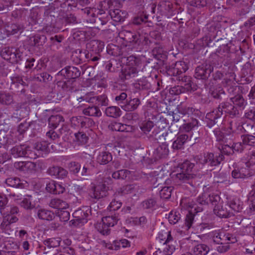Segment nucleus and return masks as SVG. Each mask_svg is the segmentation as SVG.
<instances>
[{
    "label": "nucleus",
    "mask_w": 255,
    "mask_h": 255,
    "mask_svg": "<svg viewBox=\"0 0 255 255\" xmlns=\"http://www.w3.org/2000/svg\"><path fill=\"white\" fill-rule=\"evenodd\" d=\"M157 238L160 243H161L162 241H163V243H168L173 240V238L171 235L170 232L164 230L158 233Z\"/></svg>",
    "instance_id": "obj_48"
},
{
    "label": "nucleus",
    "mask_w": 255,
    "mask_h": 255,
    "mask_svg": "<svg viewBox=\"0 0 255 255\" xmlns=\"http://www.w3.org/2000/svg\"><path fill=\"white\" fill-rule=\"evenodd\" d=\"M156 204V201L154 198H149L143 201L141 205L144 209H153Z\"/></svg>",
    "instance_id": "obj_59"
},
{
    "label": "nucleus",
    "mask_w": 255,
    "mask_h": 255,
    "mask_svg": "<svg viewBox=\"0 0 255 255\" xmlns=\"http://www.w3.org/2000/svg\"><path fill=\"white\" fill-rule=\"evenodd\" d=\"M46 189L47 192L53 194L63 193L65 191V188L61 184L57 183L54 180H51L47 183Z\"/></svg>",
    "instance_id": "obj_27"
},
{
    "label": "nucleus",
    "mask_w": 255,
    "mask_h": 255,
    "mask_svg": "<svg viewBox=\"0 0 255 255\" xmlns=\"http://www.w3.org/2000/svg\"><path fill=\"white\" fill-rule=\"evenodd\" d=\"M237 69V67L233 63H230L227 65H224L222 70L225 74V76L228 79L229 81H232L235 79V71Z\"/></svg>",
    "instance_id": "obj_32"
},
{
    "label": "nucleus",
    "mask_w": 255,
    "mask_h": 255,
    "mask_svg": "<svg viewBox=\"0 0 255 255\" xmlns=\"http://www.w3.org/2000/svg\"><path fill=\"white\" fill-rule=\"evenodd\" d=\"M178 5L170 1H160L157 5V13L162 16L169 18L177 13Z\"/></svg>",
    "instance_id": "obj_8"
},
{
    "label": "nucleus",
    "mask_w": 255,
    "mask_h": 255,
    "mask_svg": "<svg viewBox=\"0 0 255 255\" xmlns=\"http://www.w3.org/2000/svg\"><path fill=\"white\" fill-rule=\"evenodd\" d=\"M32 196L30 195H26L21 202L20 205L21 207L26 210H31L34 207L32 204Z\"/></svg>",
    "instance_id": "obj_53"
},
{
    "label": "nucleus",
    "mask_w": 255,
    "mask_h": 255,
    "mask_svg": "<svg viewBox=\"0 0 255 255\" xmlns=\"http://www.w3.org/2000/svg\"><path fill=\"white\" fill-rule=\"evenodd\" d=\"M214 205V212L217 216L220 218H229L234 215L233 213L228 210L226 207L218 204Z\"/></svg>",
    "instance_id": "obj_31"
},
{
    "label": "nucleus",
    "mask_w": 255,
    "mask_h": 255,
    "mask_svg": "<svg viewBox=\"0 0 255 255\" xmlns=\"http://www.w3.org/2000/svg\"><path fill=\"white\" fill-rule=\"evenodd\" d=\"M223 231H214L209 233V236L212 238L213 241L217 244H222Z\"/></svg>",
    "instance_id": "obj_50"
},
{
    "label": "nucleus",
    "mask_w": 255,
    "mask_h": 255,
    "mask_svg": "<svg viewBox=\"0 0 255 255\" xmlns=\"http://www.w3.org/2000/svg\"><path fill=\"white\" fill-rule=\"evenodd\" d=\"M97 160L101 164H106L112 160V155L109 152L103 151L99 153Z\"/></svg>",
    "instance_id": "obj_40"
},
{
    "label": "nucleus",
    "mask_w": 255,
    "mask_h": 255,
    "mask_svg": "<svg viewBox=\"0 0 255 255\" xmlns=\"http://www.w3.org/2000/svg\"><path fill=\"white\" fill-rule=\"evenodd\" d=\"M194 164L188 160H186L180 164L177 172L173 173L172 178L175 182L179 185L185 184L194 188L197 185L198 177L193 173Z\"/></svg>",
    "instance_id": "obj_1"
},
{
    "label": "nucleus",
    "mask_w": 255,
    "mask_h": 255,
    "mask_svg": "<svg viewBox=\"0 0 255 255\" xmlns=\"http://www.w3.org/2000/svg\"><path fill=\"white\" fill-rule=\"evenodd\" d=\"M11 84L10 89L15 92H20L22 94L25 93L24 86L26 85L22 78L18 75L14 74L10 76Z\"/></svg>",
    "instance_id": "obj_17"
},
{
    "label": "nucleus",
    "mask_w": 255,
    "mask_h": 255,
    "mask_svg": "<svg viewBox=\"0 0 255 255\" xmlns=\"http://www.w3.org/2000/svg\"><path fill=\"white\" fill-rule=\"evenodd\" d=\"M14 167L20 171H25L29 169H33L35 167V164L30 161H19L15 162L14 163Z\"/></svg>",
    "instance_id": "obj_36"
},
{
    "label": "nucleus",
    "mask_w": 255,
    "mask_h": 255,
    "mask_svg": "<svg viewBox=\"0 0 255 255\" xmlns=\"http://www.w3.org/2000/svg\"><path fill=\"white\" fill-rule=\"evenodd\" d=\"M60 72L67 79H76L81 74V72L77 67L71 66L65 67Z\"/></svg>",
    "instance_id": "obj_23"
},
{
    "label": "nucleus",
    "mask_w": 255,
    "mask_h": 255,
    "mask_svg": "<svg viewBox=\"0 0 255 255\" xmlns=\"http://www.w3.org/2000/svg\"><path fill=\"white\" fill-rule=\"evenodd\" d=\"M130 174V171L127 169H122L114 172L112 174V177L115 179L124 180Z\"/></svg>",
    "instance_id": "obj_47"
},
{
    "label": "nucleus",
    "mask_w": 255,
    "mask_h": 255,
    "mask_svg": "<svg viewBox=\"0 0 255 255\" xmlns=\"http://www.w3.org/2000/svg\"><path fill=\"white\" fill-rule=\"evenodd\" d=\"M11 30L6 29L4 26L3 22L0 20V40H2L10 35H13L17 33L20 30V27H17L16 25H12L13 27Z\"/></svg>",
    "instance_id": "obj_26"
},
{
    "label": "nucleus",
    "mask_w": 255,
    "mask_h": 255,
    "mask_svg": "<svg viewBox=\"0 0 255 255\" xmlns=\"http://www.w3.org/2000/svg\"><path fill=\"white\" fill-rule=\"evenodd\" d=\"M45 246H47L48 248H55L60 244V241L55 238H51L47 240H45L43 242Z\"/></svg>",
    "instance_id": "obj_61"
},
{
    "label": "nucleus",
    "mask_w": 255,
    "mask_h": 255,
    "mask_svg": "<svg viewBox=\"0 0 255 255\" xmlns=\"http://www.w3.org/2000/svg\"><path fill=\"white\" fill-rule=\"evenodd\" d=\"M181 205L186 209L188 210V213L186 215L184 222V226L186 230L191 228L194 221V216L196 213L201 212L203 210L202 207H198L190 200L182 201Z\"/></svg>",
    "instance_id": "obj_5"
},
{
    "label": "nucleus",
    "mask_w": 255,
    "mask_h": 255,
    "mask_svg": "<svg viewBox=\"0 0 255 255\" xmlns=\"http://www.w3.org/2000/svg\"><path fill=\"white\" fill-rule=\"evenodd\" d=\"M85 12L87 13V15L89 17H91L90 19V22L96 23L98 21H101L102 25H104L106 23V20H101V17H99V15H101L102 13L99 9H97L94 7H90L89 9L85 10Z\"/></svg>",
    "instance_id": "obj_24"
},
{
    "label": "nucleus",
    "mask_w": 255,
    "mask_h": 255,
    "mask_svg": "<svg viewBox=\"0 0 255 255\" xmlns=\"http://www.w3.org/2000/svg\"><path fill=\"white\" fill-rule=\"evenodd\" d=\"M223 155L214 156L212 153H208L203 155L200 154L195 157L197 164L202 165L207 164L208 166H213L218 165L223 160Z\"/></svg>",
    "instance_id": "obj_10"
},
{
    "label": "nucleus",
    "mask_w": 255,
    "mask_h": 255,
    "mask_svg": "<svg viewBox=\"0 0 255 255\" xmlns=\"http://www.w3.org/2000/svg\"><path fill=\"white\" fill-rule=\"evenodd\" d=\"M28 15V11L25 9H16L12 11V16L15 19L21 20H25Z\"/></svg>",
    "instance_id": "obj_44"
},
{
    "label": "nucleus",
    "mask_w": 255,
    "mask_h": 255,
    "mask_svg": "<svg viewBox=\"0 0 255 255\" xmlns=\"http://www.w3.org/2000/svg\"><path fill=\"white\" fill-rule=\"evenodd\" d=\"M64 122V119L60 115H52L48 119V124L50 127L55 128L60 123Z\"/></svg>",
    "instance_id": "obj_43"
},
{
    "label": "nucleus",
    "mask_w": 255,
    "mask_h": 255,
    "mask_svg": "<svg viewBox=\"0 0 255 255\" xmlns=\"http://www.w3.org/2000/svg\"><path fill=\"white\" fill-rule=\"evenodd\" d=\"M222 239V244H233L237 242L236 237L230 233L224 232Z\"/></svg>",
    "instance_id": "obj_49"
},
{
    "label": "nucleus",
    "mask_w": 255,
    "mask_h": 255,
    "mask_svg": "<svg viewBox=\"0 0 255 255\" xmlns=\"http://www.w3.org/2000/svg\"><path fill=\"white\" fill-rule=\"evenodd\" d=\"M139 104L140 101L138 99L134 98L130 100L126 106L128 110H125L126 112H132L136 110Z\"/></svg>",
    "instance_id": "obj_57"
},
{
    "label": "nucleus",
    "mask_w": 255,
    "mask_h": 255,
    "mask_svg": "<svg viewBox=\"0 0 255 255\" xmlns=\"http://www.w3.org/2000/svg\"><path fill=\"white\" fill-rule=\"evenodd\" d=\"M5 183L9 186L20 189L26 188L28 186V183L26 181L15 177L7 178Z\"/></svg>",
    "instance_id": "obj_28"
},
{
    "label": "nucleus",
    "mask_w": 255,
    "mask_h": 255,
    "mask_svg": "<svg viewBox=\"0 0 255 255\" xmlns=\"http://www.w3.org/2000/svg\"><path fill=\"white\" fill-rule=\"evenodd\" d=\"M49 205L53 208L58 209V211L66 209L68 207V205L65 201L58 198L51 199Z\"/></svg>",
    "instance_id": "obj_37"
},
{
    "label": "nucleus",
    "mask_w": 255,
    "mask_h": 255,
    "mask_svg": "<svg viewBox=\"0 0 255 255\" xmlns=\"http://www.w3.org/2000/svg\"><path fill=\"white\" fill-rule=\"evenodd\" d=\"M248 201L250 210L255 212V183L253 185V189L249 194Z\"/></svg>",
    "instance_id": "obj_51"
},
{
    "label": "nucleus",
    "mask_w": 255,
    "mask_h": 255,
    "mask_svg": "<svg viewBox=\"0 0 255 255\" xmlns=\"http://www.w3.org/2000/svg\"><path fill=\"white\" fill-rule=\"evenodd\" d=\"M47 173L50 176L59 179H64L68 175V171L66 169L58 166L50 167L47 170Z\"/></svg>",
    "instance_id": "obj_21"
},
{
    "label": "nucleus",
    "mask_w": 255,
    "mask_h": 255,
    "mask_svg": "<svg viewBox=\"0 0 255 255\" xmlns=\"http://www.w3.org/2000/svg\"><path fill=\"white\" fill-rule=\"evenodd\" d=\"M10 154L14 158L27 157L35 159L38 155L35 150L26 144H18L10 150Z\"/></svg>",
    "instance_id": "obj_6"
},
{
    "label": "nucleus",
    "mask_w": 255,
    "mask_h": 255,
    "mask_svg": "<svg viewBox=\"0 0 255 255\" xmlns=\"http://www.w3.org/2000/svg\"><path fill=\"white\" fill-rule=\"evenodd\" d=\"M169 150L167 146L165 144H162L158 146L154 150L153 153L156 159L165 157L168 155Z\"/></svg>",
    "instance_id": "obj_38"
},
{
    "label": "nucleus",
    "mask_w": 255,
    "mask_h": 255,
    "mask_svg": "<svg viewBox=\"0 0 255 255\" xmlns=\"http://www.w3.org/2000/svg\"><path fill=\"white\" fill-rule=\"evenodd\" d=\"M68 168L70 172L79 176L81 165L78 162L75 161L70 162L68 165Z\"/></svg>",
    "instance_id": "obj_58"
},
{
    "label": "nucleus",
    "mask_w": 255,
    "mask_h": 255,
    "mask_svg": "<svg viewBox=\"0 0 255 255\" xmlns=\"http://www.w3.org/2000/svg\"><path fill=\"white\" fill-rule=\"evenodd\" d=\"M184 91L185 89L182 86H175L171 87L168 90V93L166 94L165 99L170 103L172 101L175 100L176 98H174V96H178L181 93H184Z\"/></svg>",
    "instance_id": "obj_30"
},
{
    "label": "nucleus",
    "mask_w": 255,
    "mask_h": 255,
    "mask_svg": "<svg viewBox=\"0 0 255 255\" xmlns=\"http://www.w3.org/2000/svg\"><path fill=\"white\" fill-rule=\"evenodd\" d=\"M230 100L233 105L229 102L222 103L218 106L217 112H239L244 109L246 102L241 95L230 97Z\"/></svg>",
    "instance_id": "obj_4"
},
{
    "label": "nucleus",
    "mask_w": 255,
    "mask_h": 255,
    "mask_svg": "<svg viewBox=\"0 0 255 255\" xmlns=\"http://www.w3.org/2000/svg\"><path fill=\"white\" fill-rule=\"evenodd\" d=\"M119 36L125 42L126 46H128L132 50L140 51L143 49L139 36L134 32L123 29L119 33Z\"/></svg>",
    "instance_id": "obj_3"
},
{
    "label": "nucleus",
    "mask_w": 255,
    "mask_h": 255,
    "mask_svg": "<svg viewBox=\"0 0 255 255\" xmlns=\"http://www.w3.org/2000/svg\"><path fill=\"white\" fill-rule=\"evenodd\" d=\"M175 242L170 241L168 243H163L164 248L162 252V255H171L175 250Z\"/></svg>",
    "instance_id": "obj_41"
},
{
    "label": "nucleus",
    "mask_w": 255,
    "mask_h": 255,
    "mask_svg": "<svg viewBox=\"0 0 255 255\" xmlns=\"http://www.w3.org/2000/svg\"><path fill=\"white\" fill-rule=\"evenodd\" d=\"M17 220L18 218L15 216L10 215L5 216L0 224V228L2 232L9 235H10V233L13 231L10 228V225L12 223H15Z\"/></svg>",
    "instance_id": "obj_20"
},
{
    "label": "nucleus",
    "mask_w": 255,
    "mask_h": 255,
    "mask_svg": "<svg viewBox=\"0 0 255 255\" xmlns=\"http://www.w3.org/2000/svg\"><path fill=\"white\" fill-rule=\"evenodd\" d=\"M138 188V186L135 184H128L121 188L119 192L122 194H130L135 193Z\"/></svg>",
    "instance_id": "obj_45"
},
{
    "label": "nucleus",
    "mask_w": 255,
    "mask_h": 255,
    "mask_svg": "<svg viewBox=\"0 0 255 255\" xmlns=\"http://www.w3.org/2000/svg\"><path fill=\"white\" fill-rule=\"evenodd\" d=\"M222 67L221 64L218 63L216 65L215 63H204L197 66L195 69L194 77L198 79H207L210 74L213 71L214 69Z\"/></svg>",
    "instance_id": "obj_11"
},
{
    "label": "nucleus",
    "mask_w": 255,
    "mask_h": 255,
    "mask_svg": "<svg viewBox=\"0 0 255 255\" xmlns=\"http://www.w3.org/2000/svg\"><path fill=\"white\" fill-rule=\"evenodd\" d=\"M37 217L40 220L52 221L55 217L54 213L45 209H38L36 212Z\"/></svg>",
    "instance_id": "obj_34"
},
{
    "label": "nucleus",
    "mask_w": 255,
    "mask_h": 255,
    "mask_svg": "<svg viewBox=\"0 0 255 255\" xmlns=\"http://www.w3.org/2000/svg\"><path fill=\"white\" fill-rule=\"evenodd\" d=\"M195 255H206L209 251V248L205 244H198L192 249Z\"/></svg>",
    "instance_id": "obj_42"
},
{
    "label": "nucleus",
    "mask_w": 255,
    "mask_h": 255,
    "mask_svg": "<svg viewBox=\"0 0 255 255\" xmlns=\"http://www.w3.org/2000/svg\"><path fill=\"white\" fill-rule=\"evenodd\" d=\"M108 187L105 184H99L94 186L89 193L90 197L95 199L106 197L108 195Z\"/></svg>",
    "instance_id": "obj_19"
},
{
    "label": "nucleus",
    "mask_w": 255,
    "mask_h": 255,
    "mask_svg": "<svg viewBox=\"0 0 255 255\" xmlns=\"http://www.w3.org/2000/svg\"><path fill=\"white\" fill-rule=\"evenodd\" d=\"M243 143L245 145L255 146V136L251 134H245L241 136Z\"/></svg>",
    "instance_id": "obj_55"
},
{
    "label": "nucleus",
    "mask_w": 255,
    "mask_h": 255,
    "mask_svg": "<svg viewBox=\"0 0 255 255\" xmlns=\"http://www.w3.org/2000/svg\"><path fill=\"white\" fill-rule=\"evenodd\" d=\"M229 207L235 212H240L243 209V203L238 198H233L228 203Z\"/></svg>",
    "instance_id": "obj_39"
},
{
    "label": "nucleus",
    "mask_w": 255,
    "mask_h": 255,
    "mask_svg": "<svg viewBox=\"0 0 255 255\" xmlns=\"http://www.w3.org/2000/svg\"><path fill=\"white\" fill-rule=\"evenodd\" d=\"M220 200L221 198L218 194L210 192H204L198 196L196 201L197 203L201 205L211 204L214 206L219 203Z\"/></svg>",
    "instance_id": "obj_14"
},
{
    "label": "nucleus",
    "mask_w": 255,
    "mask_h": 255,
    "mask_svg": "<svg viewBox=\"0 0 255 255\" xmlns=\"http://www.w3.org/2000/svg\"><path fill=\"white\" fill-rule=\"evenodd\" d=\"M181 220V215L178 211H171L168 216L170 224L174 225L178 223Z\"/></svg>",
    "instance_id": "obj_46"
},
{
    "label": "nucleus",
    "mask_w": 255,
    "mask_h": 255,
    "mask_svg": "<svg viewBox=\"0 0 255 255\" xmlns=\"http://www.w3.org/2000/svg\"><path fill=\"white\" fill-rule=\"evenodd\" d=\"M1 57L11 64L19 63L22 60L23 54L17 48L12 47L3 48L0 53Z\"/></svg>",
    "instance_id": "obj_7"
},
{
    "label": "nucleus",
    "mask_w": 255,
    "mask_h": 255,
    "mask_svg": "<svg viewBox=\"0 0 255 255\" xmlns=\"http://www.w3.org/2000/svg\"><path fill=\"white\" fill-rule=\"evenodd\" d=\"M109 14L113 21L119 22L124 21L128 15V12L126 10L115 8H111Z\"/></svg>",
    "instance_id": "obj_22"
},
{
    "label": "nucleus",
    "mask_w": 255,
    "mask_h": 255,
    "mask_svg": "<svg viewBox=\"0 0 255 255\" xmlns=\"http://www.w3.org/2000/svg\"><path fill=\"white\" fill-rule=\"evenodd\" d=\"M3 208H4L5 214L3 215L5 216L7 215L15 216L14 214H17L19 211L18 208L14 206H7Z\"/></svg>",
    "instance_id": "obj_64"
},
{
    "label": "nucleus",
    "mask_w": 255,
    "mask_h": 255,
    "mask_svg": "<svg viewBox=\"0 0 255 255\" xmlns=\"http://www.w3.org/2000/svg\"><path fill=\"white\" fill-rule=\"evenodd\" d=\"M191 135H189L187 133H179L177 138L172 143V148L174 149H181L184 148L185 143L190 140Z\"/></svg>",
    "instance_id": "obj_25"
},
{
    "label": "nucleus",
    "mask_w": 255,
    "mask_h": 255,
    "mask_svg": "<svg viewBox=\"0 0 255 255\" xmlns=\"http://www.w3.org/2000/svg\"><path fill=\"white\" fill-rule=\"evenodd\" d=\"M119 218L116 214L104 217L102 219V223L97 225L98 231L103 235H108L110 233V227H114L118 223Z\"/></svg>",
    "instance_id": "obj_9"
},
{
    "label": "nucleus",
    "mask_w": 255,
    "mask_h": 255,
    "mask_svg": "<svg viewBox=\"0 0 255 255\" xmlns=\"http://www.w3.org/2000/svg\"><path fill=\"white\" fill-rule=\"evenodd\" d=\"M57 214L60 221L62 222H67L70 219V213L68 211L65 210V209H61L58 211Z\"/></svg>",
    "instance_id": "obj_63"
},
{
    "label": "nucleus",
    "mask_w": 255,
    "mask_h": 255,
    "mask_svg": "<svg viewBox=\"0 0 255 255\" xmlns=\"http://www.w3.org/2000/svg\"><path fill=\"white\" fill-rule=\"evenodd\" d=\"M138 72L136 65H126L122 67L120 76L122 80H128L137 76Z\"/></svg>",
    "instance_id": "obj_15"
},
{
    "label": "nucleus",
    "mask_w": 255,
    "mask_h": 255,
    "mask_svg": "<svg viewBox=\"0 0 255 255\" xmlns=\"http://www.w3.org/2000/svg\"><path fill=\"white\" fill-rule=\"evenodd\" d=\"M255 163V153H253L250 160L246 162L245 166L240 168L245 179H247L255 174V171L252 168V166Z\"/></svg>",
    "instance_id": "obj_18"
},
{
    "label": "nucleus",
    "mask_w": 255,
    "mask_h": 255,
    "mask_svg": "<svg viewBox=\"0 0 255 255\" xmlns=\"http://www.w3.org/2000/svg\"><path fill=\"white\" fill-rule=\"evenodd\" d=\"M13 101L12 97L9 93L4 92H0V103L9 105Z\"/></svg>",
    "instance_id": "obj_54"
},
{
    "label": "nucleus",
    "mask_w": 255,
    "mask_h": 255,
    "mask_svg": "<svg viewBox=\"0 0 255 255\" xmlns=\"http://www.w3.org/2000/svg\"><path fill=\"white\" fill-rule=\"evenodd\" d=\"M188 66L185 62L179 61L176 62L174 66L167 69V74L170 76H177L188 70Z\"/></svg>",
    "instance_id": "obj_16"
},
{
    "label": "nucleus",
    "mask_w": 255,
    "mask_h": 255,
    "mask_svg": "<svg viewBox=\"0 0 255 255\" xmlns=\"http://www.w3.org/2000/svg\"><path fill=\"white\" fill-rule=\"evenodd\" d=\"M212 96L216 99L222 98V96L225 95V93L223 89L219 87L213 90H211Z\"/></svg>",
    "instance_id": "obj_60"
},
{
    "label": "nucleus",
    "mask_w": 255,
    "mask_h": 255,
    "mask_svg": "<svg viewBox=\"0 0 255 255\" xmlns=\"http://www.w3.org/2000/svg\"><path fill=\"white\" fill-rule=\"evenodd\" d=\"M90 212L88 207H84L83 209H79L73 213L72 216L74 219L70 221V225L77 226L83 225L88 222V217Z\"/></svg>",
    "instance_id": "obj_12"
},
{
    "label": "nucleus",
    "mask_w": 255,
    "mask_h": 255,
    "mask_svg": "<svg viewBox=\"0 0 255 255\" xmlns=\"http://www.w3.org/2000/svg\"><path fill=\"white\" fill-rule=\"evenodd\" d=\"M97 46V49H93L92 51H95L96 55L90 52L88 50H82L80 49L76 50L72 55V60L73 62L76 64H80L81 63L85 62L86 61H93L96 62L100 59V55L97 53H99L100 51L104 48V42L100 41H92L87 44V48H91L92 46Z\"/></svg>",
    "instance_id": "obj_2"
},
{
    "label": "nucleus",
    "mask_w": 255,
    "mask_h": 255,
    "mask_svg": "<svg viewBox=\"0 0 255 255\" xmlns=\"http://www.w3.org/2000/svg\"><path fill=\"white\" fill-rule=\"evenodd\" d=\"M98 92H101L100 90H98L97 91H92L87 93L85 96H81L77 99L79 102L82 101H86L88 103H94L95 101H97L98 104L102 106H106L108 105V98L105 95H102L100 96H97Z\"/></svg>",
    "instance_id": "obj_13"
},
{
    "label": "nucleus",
    "mask_w": 255,
    "mask_h": 255,
    "mask_svg": "<svg viewBox=\"0 0 255 255\" xmlns=\"http://www.w3.org/2000/svg\"><path fill=\"white\" fill-rule=\"evenodd\" d=\"M173 187L171 186H165L159 191V195L161 198L168 199L171 197Z\"/></svg>",
    "instance_id": "obj_56"
},
{
    "label": "nucleus",
    "mask_w": 255,
    "mask_h": 255,
    "mask_svg": "<svg viewBox=\"0 0 255 255\" xmlns=\"http://www.w3.org/2000/svg\"><path fill=\"white\" fill-rule=\"evenodd\" d=\"M46 21L48 22L44 26V30L47 33L56 32L57 30V19L55 16L50 15L47 16Z\"/></svg>",
    "instance_id": "obj_33"
},
{
    "label": "nucleus",
    "mask_w": 255,
    "mask_h": 255,
    "mask_svg": "<svg viewBox=\"0 0 255 255\" xmlns=\"http://www.w3.org/2000/svg\"><path fill=\"white\" fill-rule=\"evenodd\" d=\"M207 113L206 118L210 121V124L211 125H214L216 123V120L218 119L223 113Z\"/></svg>",
    "instance_id": "obj_62"
},
{
    "label": "nucleus",
    "mask_w": 255,
    "mask_h": 255,
    "mask_svg": "<svg viewBox=\"0 0 255 255\" xmlns=\"http://www.w3.org/2000/svg\"><path fill=\"white\" fill-rule=\"evenodd\" d=\"M198 127V121L196 119H192L191 122L183 124L179 128V130L180 133H188L189 135L192 136L191 131L197 128Z\"/></svg>",
    "instance_id": "obj_29"
},
{
    "label": "nucleus",
    "mask_w": 255,
    "mask_h": 255,
    "mask_svg": "<svg viewBox=\"0 0 255 255\" xmlns=\"http://www.w3.org/2000/svg\"><path fill=\"white\" fill-rule=\"evenodd\" d=\"M95 168L94 162L91 161L89 163H86L83 167L81 171L79 172V176L83 177V178L87 177L93 174Z\"/></svg>",
    "instance_id": "obj_35"
},
{
    "label": "nucleus",
    "mask_w": 255,
    "mask_h": 255,
    "mask_svg": "<svg viewBox=\"0 0 255 255\" xmlns=\"http://www.w3.org/2000/svg\"><path fill=\"white\" fill-rule=\"evenodd\" d=\"M75 137L74 141L79 145L85 144L88 141V137L87 136L86 133L83 132L75 133Z\"/></svg>",
    "instance_id": "obj_52"
}]
</instances>
